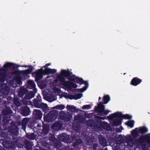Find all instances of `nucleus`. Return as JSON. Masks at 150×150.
Segmentation results:
<instances>
[{"mask_svg":"<svg viewBox=\"0 0 150 150\" xmlns=\"http://www.w3.org/2000/svg\"><path fill=\"white\" fill-rule=\"evenodd\" d=\"M65 74L66 76L70 77L68 78V80L70 81L77 83L80 85L83 84L85 85V86L82 88L76 89L75 90L76 92L83 93L86 90L88 87L89 85L87 81H84L83 78L77 76L75 74H73L72 72H67ZM78 94L81 93H79Z\"/></svg>","mask_w":150,"mask_h":150,"instance_id":"obj_1","label":"nucleus"},{"mask_svg":"<svg viewBox=\"0 0 150 150\" xmlns=\"http://www.w3.org/2000/svg\"><path fill=\"white\" fill-rule=\"evenodd\" d=\"M20 66V65L13 63L8 62L4 65V68H0V83H4L6 81L7 76L6 70L11 68L12 67L15 69Z\"/></svg>","mask_w":150,"mask_h":150,"instance_id":"obj_2","label":"nucleus"},{"mask_svg":"<svg viewBox=\"0 0 150 150\" xmlns=\"http://www.w3.org/2000/svg\"><path fill=\"white\" fill-rule=\"evenodd\" d=\"M122 116L120 112H116L109 116L110 120H113V124L115 126H118L121 124L120 117Z\"/></svg>","mask_w":150,"mask_h":150,"instance_id":"obj_3","label":"nucleus"},{"mask_svg":"<svg viewBox=\"0 0 150 150\" xmlns=\"http://www.w3.org/2000/svg\"><path fill=\"white\" fill-rule=\"evenodd\" d=\"M29 69L22 71L14 70L11 72V74L13 75H19L23 74L24 75L31 74L33 70V67L32 65L29 66Z\"/></svg>","mask_w":150,"mask_h":150,"instance_id":"obj_4","label":"nucleus"},{"mask_svg":"<svg viewBox=\"0 0 150 150\" xmlns=\"http://www.w3.org/2000/svg\"><path fill=\"white\" fill-rule=\"evenodd\" d=\"M32 75L35 78L36 81H38L42 79L44 75L43 69L42 68L36 70L32 74Z\"/></svg>","mask_w":150,"mask_h":150,"instance_id":"obj_5","label":"nucleus"},{"mask_svg":"<svg viewBox=\"0 0 150 150\" xmlns=\"http://www.w3.org/2000/svg\"><path fill=\"white\" fill-rule=\"evenodd\" d=\"M58 115V113L55 111H53L47 114L44 117L45 120L48 122H51L55 120Z\"/></svg>","mask_w":150,"mask_h":150,"instance_id":"obj_6","label":"nucleus"},{"mask_svg":"<svg viewBox=\"0 0 150 150\" xmlns=\"http://www.w3.org/2000/svg\"><path fill=\"white\" fill-rule=\"evenodd\" d=\"M148 131L147 129L145 127H140L139 129L136 128L132 131V135L133 137H137L139 133H145Z\"/></svg>","mask_w":150,"mask_h":150,"instance_id":"obj_7","label":"nucleus"},{"mask_svg":"<svg viewBox=\"0 0 150 150\" xmlns=\"http://www.w3.org/2000/svg\"><path fill=\"white\" fill-rule=\"evenodd\" d=\"M71 72L69 69L67 70L62 69L61 72L60 74L57 76V78L59 80V81L62 84V83H64L66 81L65 79L63 76L65 77L68 79V78L70 77L66 76L65 74L67 72Z\"/></svg>","mask_w":150,"mask_h":150,"instance_id":"obj_8","label":"nucleus"},{"mask_svg":"<svg viewBox=\"0 0 150 150\" xmlns=\"http://www.w3.org/2000/svg\"><path fill=\"white\" fill-rule=\"evenodd\" d=\"M14 79L13 81H10V84L11 83H14L13 86L16 87L17 86V85H18L19 86L21 85L22 84V79L21 78L18 76H16L14 78Z\"/></svg>","mask_w":150,"mask_h":150,"instance_id":"obj_9","label":"nucleus"},{"mask_svg":"<svg viewBox=\"0 0 150 150\" xmlns=\"http://www.w3.org/2000/svg\"><path fill=\"white\" fill-rule=\"evenodd\" d=\"M67 115L64 111L61 112L59 113V116L60 118L62 119H64L66 121H69L71 117V114L67 113Z\"/></svg>","mask_w":150,"mask_h":150,"instance_id":"obj_10","label":"nucleus"},{"mask_svg":"<svg viewBox=\"0 0 150 150\" xmlns=\"http://www.w3.org/2000/svg\"><path fill=\"white\" fill-rule=\"evenodd\" d=\"M63 96L66 98L71 99H77L81 98L82 96L81 94H63Z\"/></svg>","mask_w":150,"mask_h":150,"instance_id":"obj_11","label":"nucleus"},{"mask_svg":"<svg viewBox=\"0 0 150 150\" xmlns=\"http://www.w3.org/2000/svg\"><path fill=\"white\" fill-rule=\"evenodd\" d=\"M104 107L102 103H100L97 107V111L100 112H104V114L107 115L110 111L104 110Z\"/></svg>","mask_w":150,"mask_h":150,"instance_id":"obj_12","label":"nucleus"},{"mask_svg":"<svg viewBox=\"0 0 150 150\" xmlns=\"http://www.w3.org/2000/svg\"><path fill=\"white\" fill-rule=\"evenodd\" d=\"M142 82V80L137 77L133 78L130 82V84L134 86H136Z\"/></svg>","mask_w":150,"mask_h":150,"instance_id":"obj_13","label":"nucleus"},{"mask_svg":"<svg viewBox=\"0 0 150 150\" xmlns=\"http://www.w3.org/2000/svg\"><path fill=\"white\" fill-rule=\"evenodd\" d=\"M44 75H49L50 74H53L56 72L57 70L55 69H51L50 68H45L43 70Z\"/></svg>","mask_w":150,"mask_h":150,"instance_id":"obj_14","label":"nucleus"},{"mask_svg":"<svg viewBox=\"0 0 150 150\" xmlns=\"http://www.w3.org/2000/svg\"><path fill=\"white\" fill-rule=\"evenodd\" d=\"M71 81L69 80L65 81L64 83H62V85L65 89H67V91H70L71 90Z\"/></svg>","mask_w":150,"mask_h":150,"instance_id":"obj_15","label":"nucleus"},{"mask_svg":"<svg viewBox=\"0 0 150 150\" xmlns=\"http://www.w3.org/2000/svg\"><path fill=\"white\" fill-rule=\"evenodd\" d=\"M44 97L45 100L50 102L54 100V97L52 94H44Z\"/></svg>","mask_w":150,"mask_h":150,"instance_id":"obj_16","label":"nucleus"},{"mask_svg":"<svg viewBox=\"0 0 150 150\" xmlns=\"http://www.w3.org/2000/svg\"><path fill=\"white\" fill-rule=\"evenodd\" d=\"M124 145L125 146H127L130 147L133 146L134 143L131 137H129L127 139L126 141L124 143Z\"/></svg>","mask_w":150,"mask_h":150,"instance_id":"obj_17","label":"nucleus"},{"mask_svg":"<svg viewBox=\"0 0 150 150\" xmlns=\"http://www.w3.org/2000/svg\"><path fill=\"white\" fill-rule=\"evenodd\" d=\"M68 110L73 112H77L78 109L76 108V107L73 105H68L67 106Z\"/></svg>","mask_w":150,"mask_h":150,"instance_id":"obj_18","label":"nucleus"},{"mask_svg":"<svg viewBox=\"0 0 150 150\" xmlns=\"http://www.w3.org/2000/svg\"><path fill=\"white\" fill-rule=\"evenodd\" d=\"M33 114L36 116L38 118H40L42 116V114L40 110H35L33 112Z\"/></svg>","mask_w":150,"mask_h":150,"instance_id":"obj_19","label":"nucleus"},{"mask_svg":"<svg viewBox=\"0 0 150 150\" xmlns=\"http://www.w3.org/2000/svg\"><path fill=\"white\" fill-rule=\"evenodd\" d=\"M28 92V90L26 88L22 87L20 88L18 94H27Z\"/></svg>","mask_w":150,"mask_h":150,"instance_id":"obj_20","label":"nucleus"},{"mask_svg":"<svg viewBox=\"0 0 150 150\" xmlns=\"http://www.w3.org/2000/svg\"><path fill=\"white\" fill-rule=\"evenodd\" d=\"M37 82V84L38 86L42 88H44L46 86V85L45 83L42 80L40 81V80L38 81H36Z\"/></svg>","mask_w":150,"mask_h":150,"instance_id":"obj_21","label":"nucleus"},{"mask_svg":"<svg viewBox=\"0 0 150 150\" xmlns=\"http://www.w3.org/2000/svg\"><path fill=\"white\" fill-rule=\"evenodd\" d=\"M27 83L28 85H30L32 87L34 88H36L35 87L36 86L35 84L33 81L31 80H29L28 82Z\"/></svg>","mask_w":150,"mask_h":150,"instance_id":"obj_22","label":"nucleus"},{"mask_svg":"<svg viewBox=\"0 0 150 150\" xmlns=\"http://www.w3.org/2000/svg\"><path fill=\"white\" fill-rule=\"evenodd\" d=\"M134 122L133 121H129L126 122L125 124L128 126L131 127H133L134 125Z\"/></svg>","mask_w":150,"mask_h":150,"instance_id":"obj_23","label":"nucleus"},{"mask_svg":"<svg viewBox=\"0 0 150 150\" xmlns=\"http://www.w3.org/2000/svg\"><path fill=\"white\" fill-rule=\"evenodd\" d=\"M144 139V137H141L139 140L136 139L135 142V144H137V145H139L142 142V140Z\"/></svg>","mask_w":150,"mask_h":150,"instance_id":"obj_24","label":"nucleus"},{"mask_svg":"<svg viewBox=\"0 0 150 150\" xmlns=\"http://www.w3.org/2000/svg\"><path fill=\"white\" fill-rule=\"evenodd\" d=\"M109 97L108 95L105 96L103 97V100L104 103H107L109 100Z\"/></svg>","mask_w":150,"mask_h":150,"instance_id":"obj_25","label":"nucleus"},{"mask_svg":"<svg viewBox=\"0 0 150 150\" xmlns=\"http://www.w3.org/2000/svg\"><path fill=\"white\" fill-rule=\"evenodd\" d=\"M53 90L55 93H57V94H60L61 90L59 88L55 86Z\"/></svg>","mask_w":150,"mask_h":150,"instance_id":"obj_26","label":"nucleus"},{"mask_svg":"<svg viewBox=\"0 0 150 150\" xmlns=\"http://www.w3.org/2000/svg\"><path fill=\"white\" fill-rule=\"evenodd\" d=\"M57 109L62 110L65 108V106L64 105H59L55 107Z\"/></svg>","mask_w":150,"mask_h":150,"instance_id":"obj_27","label":"nucleus"},{"mask_svg":"<svg viewBox=\"0 0 150 150\" xmlns=\"http://www.w3.org/2000/svg\"><path fill=\"white\" fill-rule=\"evenodd\" d=\"M74 119L75 120H78L80 122H81V119H82L81 116L80 115L76 116L75 117Z\"/></svg>","mask_w":150,"mask_h":150,"instance_id":"obj_28","label":"nucleus"},{"mask_svg":"<svg viewBox=\"0 0 150 150\" xmlns=\"http://www.w3.org/2000/svg\"><path fill=\"white\" fill-rule=\"evenodd\" d=\"M91 108V106L90 105H83L82 107L83 109L88 110L90 109Z\"/></svg>","mask_w":150,"mask_h":150,"instance_id":"obj_29","label":"nucleus"},{"mask_svg":"<svg viewBox=\"0 0 150 150\" xmlns=\"http://www.w3.org/2000/svg\"><path fill=\"white\" fill-rule=\"evenodd\" d=\"M37 89L36 88H34L33 89V91H30V92L29 93H28V92L27 94H35V93H37Z\"/></svg>","mask_w":150,"mask_h":150,"instance_id":"obj_30","label":"nucleus"},{"mask_svg":"<svg viewBox=\"0 0 150 150\" xmlns=\"http://www.w3.org/2000/svg\"><path fill=\"white\" fill-rule=\"evenodd\" d=\"M77 87H78V85L77 84H76L75 83H73L71 82V90L72 89V88H76Z\"/></svg>","mask_w":150,"mask_h":150,"instance_id":"obj_31","label":"nucleus"},{"mask_svg":"<svg viewBox=\"0 0 150 150\" xmlns=\"http://www.w3.org/2000/svg\"><path fill=\"white\" fill-rule=\"evenodd\" d=\"M73 128L75 131L78 132L79 131V129L80 128V126L79 125H78L77 128H76L75 126V124H74L73 125Z\"/></svg>","mask_w":150,"mask_h":150,"instance_id":"obj_32","label":"nucleus"},{"mask_svg":"<svg viewBox=\"0 0 150 150\" xmlns=\"http://www.w3.org/2000/svg\"><path fill=\"white\" fill-rule=\"evenodd\" d=\"M33 94H26V96H25V97L27 99H30L32 97L29 96L30 95H32Z\"/></svg>","mask_w":150,"mask_h":150,"instance_id":"obj_33","label":"nucleus"},{"mask_svg":"<svg viewBox=\"0 0 150 150\" xmlns=\"http://www.w3.org/2000/svg\"><path fill=\"white\" fill-rule=\"evenodd\" d=\"M51 65V63H49L46 64L45 65L43 66V67L45 68H47V67L48 66H50Z\"/></svg>","mask_w":150,"mask_h":150,"instance_id":"obj_34","label":"nucleus"},{"mask_svg":"<svg viewBox=\"0 0 150 150\" xmlns=\"http://www.w3.org/2000/svg\"><path fill=\"white\" fill-rule=\"evenodd\" d=\"M124 117L127 119H130L131 118V116H129L127 115H125L124 116Z\"/></svg>","mask_w":150,"mask_h":150,"instance_id":"obj_35","label":"nucleus"},{"mask_svg":"<svg viewBox=\"0 0 150 150\" xmlns=\"http://www.w3.org/2000/svg\"><path fill=\"white\" fill-rule=\"evenodd\" d=\"M54 81L55 83H56L59 80L58 79V78H57H57L56 79H54Z\"/></svg>","mask_w":150,"mask_h":150,"instance_id":"obj_36","label":"nucleus"},{"mask_svg":"<svg viewBox=\"0 0 150 150\" xmlns=\"http://www.w3.org/2000/svg\"><path fill=\"white\" fill-rule=\"evenodd\" d=\"M29 65H23L21 66L20 67H29Z\"/></svg>","mask_w":150,"mask_h":150,"instance_id":"obj_37","label":"nucleus"},{"mask_svg":"<svg viewBox=\"0 0 150 150\" xmlns=\"http://www.w3.org/2000/svg\"><path fill=\"white\" fill-rule=\"evenodd\" d=\"M77 142L79 143H81L82 142V141L80 139H78L77 140Z\"/></svg>","mask_w":150,"mask_h":150,"instance_id":"obj_38","label":"nucleus"},{"mask_svg":"<svg viewBox=\"0 0 150 150\" xmlns=\"http://www.w3.org/2000/svg\"><path fill=\"white\" fill-rule=\"evenodd\" d=\"M49 77H50V76H47L46 77V78H47H47H49Z\"/></svg>","mask_w":150,"mask_h":150,"instance_id":"obj_39","label":"nucleus"},{"mask_svg":"<svg viewBox=\"0 0 150 150\" xmlns=\"http://www.w3.org/2000/svg\"><path fill=\"white\" fill-rule=\"evenodd\" d=\"M63 94H67V93H65V92H64Z\"/></svg>","mask_w":150,"mask_h":150,"instance_id":"obj_40","label":"nucleus"},{"mask_svg":"<svg viewBox=\"0 0 150 150\" xmlns=\"http://www.w3.org/2000/svg\"><path fill=\"white\" fill-rule=\"evenodd\" d=\"M2 94H5V93H2Z\"/></svg>","mask_w":150,"mask_h":150,"instance_id":"obj_41","label":"nucleus"},{"mask_svg":"<svg viewBox=\"0 0 150 150\" xmlns=\"http://www.w3.org/2000/svg\"><path fill=\"white\" fill-rule=\"evenodd\" d=\"M125 74H126V73H124V75H125Z\"/></svg>","mask_w":150,"mask_h":150,"instance_id":"obj_42","label":"nucleus"},{"mask_svg":"<svg viewBox=\"0 0 150 150\" xmlns=\"http://www.w3.org/2000/svg\"><path fill=\"white\" fill-rule=\"evenodd\" d=\"M46 94H48V93H47V92H46Z\"/></svg>","mask_w":150,"mask_h":150,"instance_id":"obj_43","label":"nucleus"},{"mask_svg":"<svg viewBox=\"0 0 150 150\" xmlns=\"http://www.w3.org/2000/svg\"><path fill=\"white\" fill-rule=\"evenodd\" d=\"M35 106H37L35 105Z\"/></svg>","mask_w":150,"mask_h":150,"instance_id":"obj_44","label":"nucleus"},{"mask_svg":"<svg viewBox=\"0 0 150 150\" xmlns=\"http://www.w3.org/2000/svg\"><path fill=\"white\" fill-rule=\"evenodd\" d=\"M42 94H43V92H42Z\"/></svg>","mask_w":150,"mask_h":150,"instance_id":"obj_45","label":"nucleus"},{"mask_svg":"<svg viewBox=\"0 0 150 150\" xmlns=\"http://www.w3.org/2000/svg\"><path fill=\"white\" fill-rule=\"evenodd\" d=\"M106 125H108L107 124H105Z\"/></svg>","mask_w":150,"mask_h":150,"instance_id":"obj_46","label":"nucleus"},{"mask_svg":"<svg viewBox=\"0 0 150 150\" xmlns=\"http://www.w3.org/2000/svg\"><path fill=\"white\" fill-rule=\"evenodd\" d=\"M39 96V95H38V96H37V97H38Z\"/></svg>","mask_w":150,"mask_h":150,"instance_id":"obj_47","label":"nucleus"}]
</instances>
